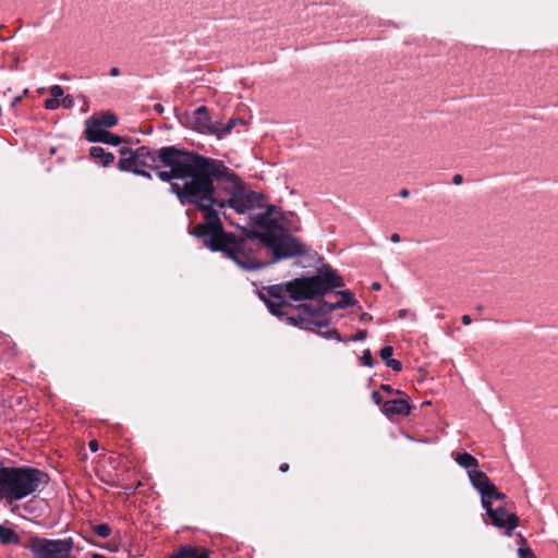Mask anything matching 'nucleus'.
<instances>
[{
    "label": "nucleus",
    "mask_w": 558,
    "mask_h": 558,
    "mask_svg": "<svg viewBox=\"0 0 558 558\" xmlns=\"http://www.w3.org/2000/svg\"><path fill=\"white\" fill-rule=\"evenodd\" d=\"M64 94L63 88L60 85H52L50 87V95L52 98L60 99Z\"/></svg>",
    "instance_id": "25"
},
{
    "label": "nucleus",
    "mask_w": 558,
    "mask_h": 558,
    "mask_svg": "<svg viewBox=\"0 0 558 558\" xmlns=\"http://www.w3.org/2000/svg\"><path fill=\"white\" fill-rule=\"evenodd\" d=\"M89 156L104 167L109 166L114 160V155L112 153L106 151L100 146L90 147Z\"/></svg>",
    "instance_id": "16"
},
{
    "label": "nucleus",
    "mask_w": 558,
    "mask_h": 558,
    "mask_svg": "<svg viewBox=\"0 0 558 558\" xmlns=\"http://www.w3.org/2000/svg\"><path fill=\"white\" fill-rule=\"evenodd\" d=\"M305 253L304 245L298 239L279 232L267 236L264 242L253 239L240 243V251L231 259L244 270H255Z\"/></svg>",
    "instance_id": "4"
},
{
    "label": "nucleus",
    "mask_w": 558,
    "mask_h": 558,
    "mask_svg": "<svg viewBox=\"0 0 558 558\" xmlns=\"http://www.w3.org/2000/svg\"><path fill=\"white\" fill-rule=\"evenodd\" d=\"M410 404L407 399H392L384 402L381 411L388 416L391 417L393 415H409L410 414Z\"/></svg>",
    "instance_id": "13"
},
{
    "label": "nucleus",
    "mask_w": 558,
    "mask_h": 558,
    "mask_svg": "<svg viewBox=\"0 0 558 558\" xmlns=\"http://www.w3.org/2000/svg\"><path fill=\"white\" fill-rule=\"evenodd\" d=\"M390 240L393 243H398V242H400V235L398 233H393V234H391Z\"/></svg>",
    "instance_id": "37"
},
{
    "label": "nucleus",
    "mask_w": 558,
    "mask_h": 558,
    "mask_svg": "<svg viewBox=\"0 0 558 558\" xmlns=\"http://www.w3.org/2000/svg\"><path fill=\"white\" fill-rule=\"evenodd\" d=\"M44 106L47 110H56L60 106V100L51 97L45 100Z\"/></svg>",
    "instance_id": "24"
},
{
    "label": "nucleus",
    "mask_w": 558,
    "mask_h": 558,
    "mask_svg": "<svg viewBox=\"0 0 558 558\" xmlns=\"http://www.w3.org/2000/svg\"><path fill=\"white\" fill-rule=\"evenodd\" d=\"M0 541L3 544H16L19 536L12 529L0 524Z\"/></svg>",
    "instance_id": "19"
},
{
    "label": "nucleus",
    "mask_w": 558,
    "mask_h": 558,
    "mask_svg": "<svg viewBox=\"0 0 558 558\" xmlns=\"http://www.w3.org/2000/svg\"><path fill=\"white\" fill-rule=\"evenodd\" d=\"M93 133L85 134L86 140L90 143H104L112 146H118L122 138L119 135L110 133L106 130L92 131Z\"/></svg>",
    "instance_id": "14"
},
{
    "label": "nucleus",
    "mask_w": 558,
    "mask_h": 558,
    "mask_svg": "<svg viewBox=\"0 0 558 558\" xmlns=\"http://www.w3.org/2000/svg\"><path fill=\"white\" fill-rule=\"evenodd\" d=\"M452 182L456 185H459L463 182V177L461 174H454L452 178Z\"/></svg>",
    "instance_id": "32"
},
{
    "label": "nucleus",
    "mask_w": 558,
    "mask_h": 558,
    "mask_svg": "<svg viewBox=\"0 0 558 558\" xmlns=\"http://www.w3.org/2000/svg\"><path fill=\"white\" fill-rule=\"evenodd\" d=\"M154 109H155V111H157L158 113H162V112H163V107H162V105H161V104H156V105L154 106Z\"/></svg>",
    "instance_id": "38"
},
{
    "label": "nucleus",
    "mask_w": 558,
    "mask_h": 558,
    "mask_svg": "<svg viewBox=\"0 0 558 558\" xmlns=\"http://www.w3.org/2000/svg\"><path fill=\"white\" fill-rule=\"evenodd\" d=\"M399 194L401 197L407 198L410 195V192L407 189H402Z\"/></svg>",
    "instance_id": "39"
},
{
    "label": "nucleus",
    "mask_w": 558,
    "mask_h": 558,
    "mask_svg": "<svg viewBox=\"0 0 558 558\" xmlns=\"http://www.w3.org/2000/svg\"><path fill=\"white\" fill-rule=\"evenodd\" d=\"M33 558H74L72 556L73 541L35 538L31 544Z\"/></svg>",
    "instance_id": "9"
},
{
    "label": "nucleus",
    "mask_w": 558,
    "mask_h": 558,
    "mask_svg": "<svg viewBox=\"0 0 558 558\" xmlns=\"http://www.w3.org/2000/svg\"><path fill=\"white\" fill-rule=\"evenodd\" d=\"M48 475L34 468H11L0 464V500H21L48 484Z\"/></svg>",
    "instance_id": "5"
},
{
    "label": "nucleus",
    "mask_w": 558,
    "mask_h": 558,
    "mask_svg": "<svg viewBox=\"0 0 558 558\" xmlns=\"http://www.w3.org/2000/svg\"><path fill=\"white\" fill-rule=\"evenodd\" d=\"M92 530L97 536L101 538H107L111 534V527L107 523L93 525Z\"/></svg>",
    "instance_id": "20"
},
{
    "label": "nucleus",
    "mask_w": 558,
    "mask_h": 558,
    "mask_svg": "<svg viewBox=\"0 0 558 558\" xmlns=\"http://www.w3.org/2000/svg\"><path fill=\"white\" fill-rule=\"evenodd\" d=\"M120 159L118 168L121 171H132L137 175L151 178L145 168H156V175L163 182H171L174 179H190L194 172L192 168L179 166L183 157H201V155L179 149L174 146L162 147L158 150H150L143 146L132 149L123 146L119 149Z\"/></svg>",
    "instance_id": "2"
},
{
    "label": "nucleus",
    "mask_w": 558,
    "mask_h": 558,
    "mask_svg": "<svg viewBox=\"0 0 558 558\" xmlns=\"http://www.w3.org/2000/svg\"><path fill=\"white\" fill-rule=\"evenodd\" d=\"M372 399H373V401H374L377 405H379V404L381 403V396L379 395V392H378V391H373V392H372Z\"/></svg>",
    "instance_id": "30"
},
{
    "label": "nucleus",
    "mask_w": 558,
    "mask_h": 558,
    "mask_svg": "<svg viewBox=\"0 0 558 558\" xmlns=\"http://www.w3.org/2000/svg\"><path fill=\"white\" fill-rule=\"evenodd\" d=\"M252 227H259L263 231L244 230V236L238 238L236 242H246L251 240L263 241L267 236L276 235L278 232V219L280 218V209L274 205L268 206L265 211L248 216Z\"/></svg>",
    "instance_id": "8"
},
{
    "label": "nucleus",
    "mask_w": 558,
    "mask_h": 558,
    "mask_svg": "<svg viewBox=\"0 0 558 558\" xmlns=\"http://www.w3.org/2000/svg\"><path fill=\"white\" fill-rule=\"evenodd\" d=\"M62 105L64 108H72L74 105V100H73L72 96L68 95V96L63 97Z\"/></svg>",
    "instance_id": "29"
},
{
    "label": "nucleus",
    "mask_w": 558,
    "mask_h": 558,
    "mask_svg": "<svg viewBox=\"0 0 558 558\" xmlns=\"http://www.w3.org/2000/svg\"><path fill=\"white\" fill-rule=\"evenodd\" d=\"M461 319L464 325H470L472 323V319L469 315H463Z\"/></svg>",
    "instance_id": "36"
},
{
    "label": "nucleus",
    "mask_w": 558,
    "mask_h": 558,
    "mask_svg": "<svg viewBox=\"0 0 558 558\" xmlns=\"http://www.w3.org/2000/svg\"><path fill=\"white\" fill-rule=\"evenodd\" d=\"M380 388H381V390H384V391L388 392L389 395H393V393H396V395H403V392H402V391H400V390H395V389H393L391 386H389V385H381V387H380Z\"/></svg>",
    "instance_id": "28"
},
{
    "label": "nucleus",
    "mask_w": 558,
    "mask_h": 558,
    "mask_svg": "<svg viewBox=\"0 0 558 558\" xmlns=\"http://www.w3.org/2000/svg\"><path fill=\"white\" fill-rule=\"evenodd\" d=\"M88 446L93 452H96L99 448L98 442L96 440L89 441Z\"/></svg>",
    "instance_id": "34"
},
{
    "label": "nucleus",
    "mask_w": 558,
    "mask_h": 558,
    "mask_svg": "<svg viewBox=\"0 0 558 558\" xmlns=\"http://www.w3.org/2000/svg\"><path fill=\"white\" fill-rule=\"evenodd\" d=\"M241 122L240 119H231L223 129L218 130L215 133L219 138H222L223 136L228 135L231 130L235 126L236 123Z\"/></svg>",
    "instance_id": "21"
},
{
    "label": "nucleus",
    "mask_w": 558,
    "mask_h": 558,
    "mask_svg": "<svg viewBox=\"0 0 558 558\" xmlns=\"http://www.w3.org/2000/svg\"><path fill=\"white\" fill-rule=\"evenodd\" d=\"M338 295L340 296V300L336 303L319 301L316 305H300L298 307L296 315L288 317L290 325L310 331H315L314 327L328 326V316L332 311L337 308H344L355 303L353 294L349 291H340Z\"/></svg>",
    "instance_id": "6"
},
{
    "label": "nucleus",
    "mask_w": 558,
    "mask_h": 558,
    "mask_svg": "<svg viewBox=\"0 0 558 558\" xmlns=\"http://www.w3.org/2000/svg\"><path fill=\"white\" fill-rule=\"evenodd\" d=\"M393 349L390 345H386L380 349L379 355L385 361L386 365L395 372L402 371V364L400 361L392 359Z\"/></svg>",
    "instance_id": "17"
},
{
    "label": "nucleus",
    "mask_w": 558,
    "mask_h": 558,
    "mask_svg": "<svg viewBox=\"0 0 558 558\" xmlns=\"http://www.w3.org/2000/svg\"><path fill=\"white\" fill-rule=\"evenodd\" d=\"M367 337V332L366 330H359L356 333H354L353 336L350 337V340L351 341H363L365 340Z\"/></svg>",
    "instance_id": "26"
},
{
    "label": "nucleus",
    "mask_w": 558,
    "mask_h": 558,
    "mask_svg": "<svg viewBox=\"0 0 558 558\" xmlns=\"http://www.w3.org/2000/svg\"><path fill=\"white\" fill-rule=\"evenodd\" d=\"M118 123V118L112 112H102L98 118L93 117L85 121V134L92 131L104 130V128H112Z\"/></svg>",
    "instance_id": "10"
},
{
    "label": "nucleus",
    "mask_w": 558,
    "mask_h": 558,
    "mask_svg": "<svg viewBox=\"0 0 558 558\" xmlns=\"http://www.w3.org/2000/svg\"><path fill=\"white\" fill-rule=\"evenodd\" d=\"M171 558H208V553L206 550H201L195 546H183Z\"/></svg>",
    "instance_id": "18"
},
{
    "label": "nucleus",
    "mask_w": 558,
    "mask_h": 558,
    "mask_svg": "<svg viewBox=\"0 0 558 558\" xmlns=\"http://www.w3.org/2000/svg\"><path fill=\"white\" fill-rule=\"evenodd\" d=\"M372 319H373V317H372V315H369L368 313H362V314L360 315V320H361L362 323H368V322H371Z\"/></svg>",
    "instance_id": "31"
},
{
    "label": "nucleus",
    "mask_w": 558,
    "mask_h": 558,
    "mask_svg": "<svg viewBox=\"0 0 558 558\" xmlns=\"http://www.w3.org/2000/svg\"><path fill=\"white\" fill-rule=\"evenodd\" d=\"M278 232L289 233L300 230V222L293 213H282L280 210V218L278 219Z\"/></svg>",
    "instance_id": "15"
},
{
    "label": "nucleus",
    "mask_w": 558,
    "mask_h": 558,
    "mask_svg": "<svg viewBox=\"0 0 558 558\" xmlns=\"http://www.w3.org/2000/svg\"><path fill=\"white\" fill-rule=\"evenodd\" d=\"M408 313H409L408 310H400L398 312V317L399 318H404L408 315Z\"/></svg>",
    "instance_id": "40"
},
{
    "label": "nucleus",
    "mask_w": 558,
    "mask_h": 558,
    "mask_svg": "<svg viewBox=\"0 0 558 558\" xmlns=\"http://www.w3.org/2000/svg\"><path fill=\"white\" fill-rule=\"evenodd\" d=\"M454 461L461 468H464L465 470H468L469 478H470V481H471V483H472L474 488H475V483H476L475 482V475L476 474L486 475L484 472L477 470L478 461L473 456H471L468 452L457 453L454 456Z\"/></svg>",
    "instance_id": "12"
},
{
    "label": "nucleus",
    "mask_w": 558,
    "mask_h": 558,
    "mask_svg": "<svg viewBox=\"0 0 558 558\" xmlns=\"http://www.w3.org/2000/svg\"><path fill=\"white\" fill-rule=\"evenodd\" d=\"M518 555L520 558H534V554L529 548H522V547L519 548Z\"/></svg>",
    "instance_id": "27"
},
{
    "label": "nucleus",
    "mask_w": 558,
    "mask_h": 558,
    "mask_svg": "<svg viewBox=\"0 0 558 558\" xmlns=\"http://www.w3.org/2000/svg\"><path fill=\"white\" fill-rule=\"evenodd\" d=\"M192 120L194 128L201 133L215 134L217 132V129L211 125L208 109L205 106L194 110Z\"/></svg>",
    "instance_id": "11"
},
{
    "label": "nucleus",
    "mask_w": 558,
    "mask_h": 558,
    "mask_svg": "<svg viewBox=\"0 0 558 558\" xmlns=\"http://www.w3.org/2000/svg\"><path fill=\"white\" fill-rule=\"evenodd\" d=\"M317 333L319 336H322L323 338H326V339H335L339 342H342L344 341L343 338L341 337V335L338 332L337 329H329L327 331H317Z\"/></svg>",
    "instance_id": "22"
},
{
    "label": "nucleus",
    "mask_w": 558,
    "mask_h": 558,
    "mask_svg": "<svg viewBox=\"0 0 558 558\" xmlns=\"http://www.w3.org/2000/svg\"><path fill=\"white\" fill-rule=\"evenodd\" d=\"M93 558H107V557H105V556H102V555H100V554H94V555H93Z\"/></svg>",
    "instance_id": "44"
},
{
    "label": "nucleus",
    "mask_w": 558,
    "mask_h": 558,
    "mask_svg": "<svg viewBox=\"0 0 558 558\" xmlns=\"http://www.w3.org/2000/svg\"><path fill=\"white\" fill-rule=\"evenodd\" d=\"M279 470L281 472H287L289 470V464L288 463H281L280 466H279Z\"/></svg>",
    "instance_id": "41"
},
{
    "label": "nucleus",
    "mask_w": 558,
    "mask_h": 558,
    "mask_svg": "<svg viewBox=\"0 0 558 558\" xmlns=\"http://www.w3.org/2000/svg\"><path fill=\"white\" fill-rule=\"evenodd\" d=\"M362 361H363V364L368 366V367H373L374 366V360H373V356H372V353H371L369 349H366V350L363 351Z\"/></svg>",
    "instance_id": "23"
},
{
    "label": "nucleus",
    "mask_w": 558,
    "mask_h": 558,
    "mask_svg": "<svg viewBox=\"0 0 558 558\" xmlns=\"http://www.w3.org/2000/svg\"><path fill=\"white\" fill-rule=\"evenodd\" d=\"M342 278L329 265H324L318 268L317 274L312 277L295 278L292 281L282 284H274L266 289L265 292H259V298L265 302L269 312L277 317H286L288 324L289 316L294 314H287L281 311L282 307L288 306L284 299V292L289 293L290 298L294 301L311 300L322 296L329 291L343 287Z\"/></svg>",
    "instance_id": "3"
},
{
    "label": "nucleus",
    "mask_w": 558,
    "mask_h": 558,
    "mask_svg": "<svg viewBox=\"0 0 558 558\" xmlns=\"http://www.w3.org/2000/svg\"><path fill=\"white\" fill-rule=\"evenodd\" d=\"M179 166L194 170L191 180L183 185L171 183L170 190L181 204H195L203 213L204 222L191 232L204 246L213 252H222L230 259L240 251L238 236L223 230L216 209L229 207L238 215H252L251 211L263 205L264 197L247 191L240 178L221 160L208 157H183Z\"/></svg>",
    "instance_id": "1"
},
{
    "label": "nucleus",
    "mask_w": 558,
    "mask_h": 558,
    "mask_svg": "<svg viewBox=\"0 0 558 558\" xmlns=\"http://www.w3.org/2000/svg\"><path fill=\"white\" fill-rule=\"evenodd\" d=\"M372 288H373L374 290L378 291V290H380L381 286H380V283H378V282H374V283L372 284Z\"/></svg>",
    "instance_id": "43"
},
{
    "label": "nucleus",
    "mask_w": 558,
    "mask_h": 558,
    "mask_svg": "<svg viewBox=\"0 0 558 558\" xmlns=\"http://www.w3.org/2000/svg\"><path fill=\"white\" fill-rule=\"evenodd\" d=\"M110 75H111V76H118V75H120V70H119V68H117V66L111 68V69H110Z\"/></svg>",
    "instance_id": "35"
},
{
    "label": "nucleus",
    "mask_w": 558,
    "mask_h": 558,
    "mask_svg": "<svg viewBox=\"0 0 558 558\" xmlns=\"http://www.w3.org/2000/svg\"><path fill=\"white\" fill-rule=\"evenodd\" d=\"M475 482V489L481 494L482 506L486 510L492 524L497 527H506V534L509 536L518 525L517 515L507 512L502 507L492 508L493 500H504L505 494L497 490L487 475L476 474Z\"/></svg>",
    "instance_id": "7"
},
{
    "label": "nucleus",
    "mask_w": 558,
    "mask_h": 558,
    "mask_svg": "<svg viewBox=\"0 0 558 558\" xmlns=\"http://www.w3.org/2000/svg\"><path fill=\"white\" fill-rule=\"evenodd\" d=\"M223 217H225V219L229 220L231 225H233V226H235V227H238V228H240V229L244 230V228H243L242 226H240V223H239V222H234V221H232V220H231V218H230V216H229L227 213H223Z\"/></svg>",
    "instance_id": "33"
},
{
    "label": "nucleus",
    "mask_w": 558,
    "mask_h": 558,
    "mask_svg": "<svg viewBox=\"0 0 558 558\" xmlns=\"http://www.w3.org/2000/svg\"><path fill=\"white\" fill-rule=\"evenodd\" d=\"M21 98H22L21 96L15 97V98L12 100L11 106H12V107H15V106L21 101Z\"/></svg>",
    "instance_id": "42"
}]
</instances>
